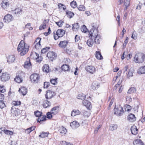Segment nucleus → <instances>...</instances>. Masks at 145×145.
<instances>
[{"instance_id":"4","label":"nucleus","mask_w":145,"mask_h":145,"mask_svg":"<svg viewBox=\"0 0 145 145\" xmlns=\"http://www.w3.org/2000/svg\"><path fill=\"white\" fill-rule=\"evenodd\" d=\"M30 78L31 82L33 83H37L39 82L40 77L39 74L35 73L32 74L30 76Z\"/></svg>"},{"instance_id":"53","label":"nucleus","mask_w":145,"mask_h":145,"mask_svg":"<svg viewBox=\"0 0 145 145\" xmlns=\"http://www.w3.org/2000/svg\"><path fill=\"white\" fill-rule=\"evenodd\" d=\"M132 109V107L129 105H125V110L126 111L129 112Z\"/></svg>"},{"instance_id":"36","label":"nucleus","mask_w":145,"mask_h":145,"mask_svg":"<svg viewBox=\"0 0 145 145\" xmlns=\"http://www.w3.org/2000/svg\"><path fill=\"white\" fill-rule=\"evenodd\" d=\"M61 68L62 70L64 71H68L70 69L69 66L66 64L63 65Z\"/></svg>"},{"instance_id":"14","label":"nucleus","mask_w":145,"mask_h":145,"mask_svg":"<svg viewBox=\"0 0 145 145\" xmlns=\"http://www.w3.org/2000/svg\"><path fill=\"white\" fill-rule=\"evenodd\" d=\"M7 61L9 64L13 62L15 59V56L13 55L8 56L7 57Z\"/></svg>"},{"instance_id":"27","label":"nucleus","mask_w":145,"mask_h":145,"mask_svg":"<svg viewBox=\"0 0 145 145\" xmlns=\"http://www.w3.org/2000/svg\"><path fill=\"white\" fill-rule=\"evenodd\" d=\"M51 105V103L47 100H45L43 104V107L45 108L49 107Z\"/></svg>"},{"instance_id":"64","label":"nucleus","mask_w":145,"mask_h":145,"mask_svg":"<svg viewBox=\"0 0 145 145\" xmlns=\"http://www.w3.org/2000/svg\"><path fill=\"white\" fill-rule=\"evenodd\" d=\"M51 33V31L50 30V28L49 27L48 29V32H45L44 33V35L46 36H48Z\"/></svg>"},{"instance_id":"23","label":"nucleus","mask_w":145,"mask_h":145,"mask_svg":"<svg viewBox=\"0 0 145 145\" xmlns=\"http://www.w3.org/2000/svg\"><path fill=\"white\" fill-rule=\"evenodd\" d=\"M80 112L78 110L74 109L72 111L71 116H74L80 114Z\"/></svg>"},{"instance_id":"34","label":"nucleus","mask_w":145,"mask_h":145,"mask_svg":"<svg viewBox=\"0 0 145 145\" xmlns=\"http://www.w3.org/2000/svg\"><path fill=\"white\" fill-rule=\"evenodd\" d=\"M35 128V126H32L29 128L26 129L25 130V132L27 134H29L31 132L34 130Z\"/></svg>"},{"instance_id":"26","label":"nucleus","mask_w":145,"mask_h":145,"mask_svg":"<svg viewBox=\"0 0 145 145\" xmlns=\"http://www.w3.org/2000/svg\"><path fill=\"white\" fill-rule=\"evenodd\" d=\"M33 54L35 55L36 56L35 57V59L36 60L37 62L39 63L42 60V58L41 56H39V54L36 52H35Z\"/></svg>"},{"instance_id":"22","label":"nucleus","mask_w":145,"mask_h":145,"mask_svg":"<svg viewBox=\"0 0 145 145\" xmlns=\"http://www.w3.org/2000/svg\"><path fill=\"white\" fill-rule=\"evenodd\" d=\"M131 130L132 134L135 135H136L138 132V129L135 126H132Z\"/></svg>"},{"instance_id":"12","label":"nucleus","mask_w":145,"mask_h":145,"mask_svg":"<svg viewBox=\"0 0 145 145\" xmlns=\"http://www.w3.org/2000/svg\"><path fill=\"white\" fill-rule=\"evenodd\" d=\"M13 20V16L10 14H7L4 17L3 21L4 22L8 23Z\"/></svg>"},{"instance_id":"54","label":"nucleus","mask_w":145,"mask_h":145,"mask_svg":"<svg viewBox=\"0 0 145 145\" xmlns=\"http://www.w3.org/2000/svg\"><path fill=\"white\" fill-rule=\"evenodd\" d=\"M78 9L80 11H84L85 10V7L83 5H81L79 6L78 7Z\"/></svg>"},{"instance_id":"58","label":"nucleus","mask_w":145,"mask_h":145,"mask_svg":"<svg viewBox=\"0 0 145 145\" xmlns=\"http://www.w3.org/2000/svg\"><path fill=\"white\" fill-rule=\"evenodd\" d=\"M34 44H35V48L37 49H39L40 48L41 46L40 43H34Z\"/></svg>"},{"instance_id":"39","label":"nucleus","mask_w":145,"mask_h":145,"mask_svg":"<svg viewBox=\"0 0 145 145\" xmlns=\"http://www.w3.org/2000/svg\"><path fill=\"white\" fill-rule=\"evenodd\" d=\"M66 13L67 16L70 18H72L74 15L73 13L69 10L67 11Z\"/></svg>"},{"instance_id":"60","label":"nucleus","mask_w":145,"mask_h":145,"mask_svg":"<svg viewBox=\"0 0 145 145\" xmlns=\"http://www.w3.org/2000/svg\"><path fill=\"white\" fill-rule=\"evenodd\" d=\"M56 23L59 27H61L62 26L63 24V22L61 20H60L59 22H56Z\"/></svg>"},{"instance_id":"25","label":"nucleus","mask_w":145,"mask_h":145,"mask_svg":"<svg viewBox=\"0 0 145 145\" xmlns=\"http://www.w3.org/2000/svg\"><path fill=\"white\" fill-rule=\"evenodd\" d=\"M95 43L94 41L92 39V38H91L88 39L87 42V45L89 47H91L94 43Z\"/></svg>"},{"instance_id":"49","label":"nucleus","mask_w":145,"mask_h":145,"mask_svg":"<svg viewBox=\"0 0 145 145\" xmlns=\"http://www.w3.org/2000/svg\"><path fill=\"white\" fill-rule=\"evenodd\" d=\"M12 103L14 106H18L21 105V102L20 101H13Z\"/></svg>"},{"instance_id":"47","label":"nucleus","mask_w":145,"mask_h":145,"mask_svg":"<svg viewBox=\"0 0 145 145\" xmlns=\"http://www.w3.org/2000/svg\"><path fill=\"white\" fill-rule=\"evenodd\" d=\"M79 25L78 23H75L72 25V29L74 30L77 29L79 28Z\"/></svg>"},{"instance_id":"59","label":"nucleus","mask_w":145,"mask_h":145,"mask_svg":"<svg viewBox=\"0 0 145 145\" xmlns=\"http://www.w3.org/2000/svg\"><path fill=\"white\" fill-rule=\"evenodd\" d=\"M5 106V104L4 103L3 101H0V108H2Z\"/></svg>"},{"instance_id":"13","label":"nucleus","mask_w":145,"mask_h":145,"mask_svg":"<svg viewBox=\"0 0 145 145\" xmlns=\"http://www.w3.org/2000/svg\"><path fill=\"white\" fill-rule=\"evenodd\" d=\"M84 105L88 109H90L92 107L91 103L88 100H84L82 101Z\"/></svg>"},{"instance_id":"41","label":"nucleus","mask_w":145,"mask_h":145,"mask_svg":"<svg viewBox=\"0 0 145 145\" xmlns=\"http://www.w3.org/2000/svg\"><path fill=\"white\" fill-rule=\"evenodd\" d=\"M136 89L135 87H131L128 90L127 93L131 94L136 92Z\"/></svg>"},{"instance_id":"40","label":"nucleus","mask_w":145,"mask_h":145,"mask_svg":"<svg viewBox=\"0 0 145 145\" xmlns=\"http://www.w3.org/2000/svg\"><path fill=\"white\" fill-rule=\"evenodd\" d=\"M48 135V133L43 132L40 133V135H39V136L40 137L44 138L47 137Z\"/></svg>"},{"instance_id":"63","label":"nucleus","mask_w":145,"mask_h":145,"mask_svg":"<svg viewBox=\"0 0 145 145\" xmlns=\"http://www.w3.org/2000/svg\"><path fill=\"white\" fill-rule=\"evenodd\" d=\"M133 73L132 70H131V69H130L129 71L127 74V76L129 77H131L133 76Z\"/></svg>"},{"instance_id":"46","label":"nucleus","mask_w":145,"mask_h":145,"mask_svg":"<svg viewBox=\"0 0 145 145\" xmlns=\"http://www.w3.org/2000/svg\"><path fill=\"white\" fill-rule=\"evenodd\" d=\"M5 134L8 135H12L13 134V132L11 131L6 130L4 133Z\"/></svg>"},{"instance_id":"38","label":"nucleus","mask_w":145,"mask_h":145,"mask_svg":"<svg viewBox=\"0 0 145 145\" xmlns=\"http://www.w3.org/2000/svg\"><path fill=\"white\" fill-rule=\"evenodd\" d=\"M77 99H81L83 101L86 98V95L84 94H80L77 96Z\"/></svg>"},{"instance_id":"50","label":"nucleus","mask_w":145,"mask_h":145,"mask_svg":"<svg viewBox=\"0 0 145 145\" xmlns=\"http://www.w3.org/2000/svg\"><path fill=\"white\" fill-rule=\"evenodd\" d=\"M132 99L131 97L129 96H127L126 97V101L127 103H129L131 102Z\"/></svg>"},{"instance_id":"17","label":"nucleus","mask_w":145,"mask_h":145,"mask_svg":"<svg viewBox=\"0 0 145 145\" xmlns=\"http://www.w3.org/2000/svg\"><path fill=\"white\" fill-rule=\"evenodd\" d=\"M127 119L129 121L133 122L136 120V118L134 114H130L127 117Z\"/></svg>"},{"instance_id":"55","label":"nucleus","mask_w":145,"mask_h":145,"mask_svg":"<svg viewBox=\"0 0 145 145\" xmlns=\"http://www.w3.org/2000/svg\"><path fill=\"white\" fill-rule=\"evenodd\" d=\"M6 91V89L3 86L0 85V92L4 93Z\"/></svg>"},{"instance_id":"45","label":"nucleus","mask_w":145,"mask_h":145,"mask_svg":"<svg viewBox=\"0 0 145 145\" xmlns=\"http://www.w3.org/2000/svg\"><path fill=\"white\" fill-rule=\"evenodd\" d=\"M124 5L126 7L125 10L127 8V7H128L130 5V1L129 0H124Z\"/></svg>"},{"instance_id":"35","label":"nucleus","mask_w":145,"mask_h":145,"mask_svg":"<svg viewBox=\"0 0 145 145\" xmlns=\"http://www.w3.org/2000/svg\"><path fill=\"white\" fill-rule=\"evenodd\" d=\"M49 67L48 65L45 64L42 67L43 71L46 73H48L49 71Z\"/></svg>"},{"instance_id":"48","label":"nucleus","mask_w":145,"mask_h":145,"mask_svg":"<svg viewBox=\"0 0 145 145\" xmlns=\"http://www.w3.org/2000/svg\"><path fill=\"white\" fill-rule=\"evenodd\" d=\"M50 48L49 47H46L45 48H43L41 50V53L44 54L47 52L48 50H49Z\"/></svg>"},{"instance_id":"33","label":"nucleus","mask_w":145,"mask_h":145,"mask_svg":"<svg viewBox=\"0 0 145 145\" xmlns=\"http://www.w3.org/2000/svg\"><path fill=\"white\" fill-rule=\"evenodd\" d=\"M134 145H143L142 141L140 139H137L133 141Z\"/></svg>"},{"instance_id":"11","label":"nucleus","mask_w":145,"mask_h":145,"mask_svg":"<svg viewBox=\"0 0 145 145\" xmlns=\"http://www.w3.org/2000/svg\"><path fill=\"white\" fill-rule=\"evenodd\" d=\"M10 3L8 1L3 0L1 3V6L3 9H7L9 7Z\"/></svg>"},{"instance_id":"44","label":"nucleus","mask_w":145,"mask_h":145,"mask_svg":"<svg viewBox=\"0 0 145 145\" xmlns=\"http://www.w3.org/2000/svg\"><path fill=\"white\" fill-rule=\"evenodd\" d=\"M128 39H129L128 37H126V39L125 40L124 43H123V47L122 48L123 49H124L125 48L126 46V45L128 42Z\"/></svg>"},{"instance_id":"57","label":"nucleus","mask_w":145,"mask_h":145,"mask_svg":"<svg viewBox=\"0 0 145 145\" xmlns=\"http://www.w3.org/2000/svg\"><path fill=\"white\" fill-rule=\"evenodd\" d=\"M52 114L50 112H48L47 113V118L48 119H51L52 117Z\"/></svg>"},{"instance_id":"7","label":"nucleus","mask_w":145,"mask_h":145,"mask_svg":"<svg viewBox=\"0 0 145 145\" xmlns=\"http://www.w3.org/2000/svg\"><path fill=\"white\" fill-rule=\"evenodd\" d=\"M10 75L6 72L3 73L1 76H0L1 80L4 82L10 79Z\"/></svg>"},{"instance_id":"30","label":"nucleus","mask_w":145,"mask_h":145,"mask_svg":"<svg viewBox=\"0 0 145 145\" xmlns=\"http://www.w3.org/2000/svg\"><path fill=\"white\" fill-rule=\"evenodd\" d=\"M14 80L17 82L20 83L22 82V79L20 75H17L14 79Z\"/></svg>"},{"instance_id":"20","label":"nucleus","mask_w":145,"mask_h":145,"mask_svg":"<svg viewBox=\"0 0 145 145\" xmlns=\"http://www.w3.org/2000/svg\"><path fill=\"white\" fill-rule=\"evenodd\" d=\"M100 86V84L97 82H93L91 85L92 89L95 90L98 89Z\"/></svg>"},{"instance_id":"51","label":"nucleus","mask_w":145,"mask_h":145,"mask_svg":"<svg viewBox=\"0 0 145 145\" xmlns=\"http://www.w3.org/2000/svg\"><path fill=\"white\" fill-rule=\"evenodd\" d=\"M22 11V10L20 8H17L14 10V12L15 14H20Z\"/></svg>"},{"instance_id":"52","label":"nucleus","mask_w":145,"mask_h":145,"mask_svg":"<svg viewBox=\"0 0 145 145\" xmlns=\"http://www.w3.org/2000/svg\"><path fill=\"white\" fill-rule=\"evenodd\" d=\"M70 5L71 7L73 8L76 7L77 6L76 2L74 1L71 2Z\"/></svg>"},{"instance_id":"21","label":"nucleus","mask_w":145,"mask_h":145,"mask_svg":"<svg viewBox=\"0 0 145 145\" xmlns=\"http://www.w3.org/2000/svg\"><path fill=\"white\" fill-rule=\"evenodd\" d=\"M48 22V20H44L43 23L41 24L39 27V29L40 30H42L44 29L46 27V24Z\"/></svg>"},{"instance_id":"19","label":"nucleus","mask_w":145,"mask_h":145,"mask_svg":"<svg viewBox=\"0 0 145 145\" xmlns=\"http://www.w3.org/2000/svg\"><path fill=\"white\" fill-rule=\"evenodd\" d=\"M59 107L57 106L52 108L50 112L54 115H56L58 112Z\"/></svg>"},{"instance_id":"31","label":"nucleus","mask_w":145,"mask_h":145,"mask_svg":"<svg viewBox=\"0 0 145 145\" xmlns=\"http://www.w3.org/2000/svg\"><path fill=\"white\" fill-rule=\"evenodd\" d=\"M95 56L98 59L101 60L103 58L101 53L99 51H96V52Z\"/></svg>"},{"instance_id":"42","label":"nucleus","mask_w":145,"mask_h":145,"mask_svg":"<svg viewBox=\"0 0 145 145\" xmlns=\"http://www.w3.org/2000/svg\"><path fill=\"white\" fill-rule=\"evenodd\" d=\"M117 128V125L116 124H112L110 126L109 129L110 130L113 131L116 129Z\"/></svg>"},{"instance_id":"56","label":"nucleus","mask_w":145,"mask_h":145,"mask_svg":"<svg viewBox=\"0 0 145 145\" xmlns=\"http://www.w3.org/2000/svg\"><path fill=\"white\" fill-rule=\"evenodd\" d=\"M57 78L55 79H52L50 80V82L52 84L56 85L57 83Z\"/></svg>"},{"instance_id":"43","label":"nucleus","mask_w":145,"mask_h":145,"mask_svg":"<svg viewBox=\"0 0 145 145\" xmlns=\"http://www.w3.org/2000/svg\"><path fill=\"white\" fill-rule=\"evenodd\" d=\"M42 112L39 111H36L34 112V114L36 117H39L42 116Z\"/></svg>"},{"instance_id":"6","label":"nucleus","mask_w":145,"mask_h":145,"mask_svg":"<svg viewBox=\"0 0 145 145\" xmlns=\"http://www.w3.org/2000/svg\"><path fill=\"white\" fill-rule=\"evenodd\" d=\"M90 36L93 39L95 37L98 35V31L97 29L93 25L92 26V28L89 33Z\"/></svg>"},{"instance_id":"61","label":"nucleus","mask_w":145,"mask_h":145,"mask_svg":"<svg viewBox=\"0 0 145 145\" xmlns=\"http://www.w3.org/2000/svg\"><path fill=\"white\" fill-rule=\"evenodd\" d=\"M50 85V83L48 82H45L44 83V87L45 88H48Z\"/></svg>"},{"instance_id":"16","label":"nucleus","mask_w":145,"mask_h":145,"mask_svg":"<svg viewBox=\"0 0 145 145\" xmlns=\"http://www.w3.org/2000/svg\"><path fill=\"white\" fill-rule=\"evenodd\" d=\"M27 91V89L24 87H22L19 89L20 93L23 95H25L26 94Z\"/></svg>"},{"instance_id":"62","label":"nucleus","mask_w":145,"mask_h":145,"mask_svg":"<svg viewBox=\"0 0 145 145\" xmlns=\"http://www.w3.org/2000/svg\"><path fill=\"white\" fill-rule=\"evenodd\" d=\"M81 30L84 33H86L87 32V29L86 28V26L84 25L83 27H82Z\"/></svg>"},{"instance_id":"2","label":"nucleus","mask_w":145,"mask_h":145,"mask_svg":"<svg viewBox=\"0 0 145 145\" xmlns=\"http://www.w3.org/2000/svg\"><path fill=\"white\" fill-rule=\"evenodd\" d=\"M145 55L143 53L136 54L134 57V61L136 63H141L144 61Z\"/></svg>"},{"instance_id":"15","label":"nucleus","mask_w":145,"mask_h":145,"mask_svg":"<svg viewBox=\"0 0 145 145\" xmlns=\"http://www.w3.org/2000/svg\"><path fill=\"white\" fill-rule=\"evenodd\" d=\"M68 43L67 40L61 41L58 44L59 46L62 48H64L67 46Z\"/></svg>"},{"instance_id":"1","label":"nucleus","mask_w":145,"mask_h":145,"mask_svg":"<svg viewBox=\"0 0 145 145\" xmlns=\"http://www.w3.org/2000/svg\"><path fill=\"white\" fill-rule=\"evenodd\" d=\"M29 48V46L23 40H22L20 42L18 47V51L21 52L20 54L23 56L26 54L28 52Z\"/></svg>"},{"instance_id":"3","label":"nucleus","mask_w":145,"mask_h":145,"mask_svg":"<svg viewBox=\"0 0 145 145\" xmlns=\"http://www.w3.org/2000/svg\"><path fill=\"white\" fill-rule=\"evenodd\" d=\"M114 114L118 116L122 115L124 112L122 107L120 105L116 106L114 109Z\"/></svg>"},{"instance_id":"10","label":"nucleus","mask_w":145,"mask_h":145,"mask_svg":"<svg viewBox=\"0 0 145 145\" xmlns=\"http://www.w3.org/2000/svg\"><path fill=\"white\" fill-rule=\"evenodd\" d=\"M47 57L52 61L56 59L57 56L56 53L53 52H49L47 54Z\"/></svg>"},{"instance_id":"32","label":"nucleus","mask_w":145,"mask_h":145,"mask_svg":"<svg viewBox=\"0 0 145 145\" xmlns=\"http://www.w3.org/2000/svg\"><path fill=\"white\" fill-rule=\"evenodd\" d=\"M94 39V42L97 44H99L101 40V37L99 35L95 37Z\"/></svg>"},{"instance_id":"18","label":"nucleus","mask_w":145,"mask_h":145,"mask_svg":"<svg viewBox=\"0 0 145 145\" xmlns=\"http://www.w3.org/2000/svg\"><path fill=\"white\" fill-rule=\"evenodd\" d=\"M80 126L79 123L77 121H75L70 123V126L73 129H75L78 127Z\"/></svg>"},{"instance_id":"8","label":"nucleus","mask_w":145,"mask_h":145,"mask_svg":"<svg viewBox=\"0 0 145 145\" xmlns=\"http://www.w3.org/2000/svg\"><path fill=\"white\" fill-rule=\"evenodd\" d=\"M56 95V93L52 91L49 90L46 91L45 95V98L46 99H50Z\"/></svg>"},{"instance_id":"9","label":"nucleus","mask_w":145,"mask_h":145,"mask_svg":"<svg viewBox=\"0 0 145 145\" xmlns=\"http://www.w3.org/2000/svg\"><path fill=\"white\" fill-rule=\"evenodd\" d=\"M85 69L91 74H93L96 71L95 68L92 65L87 66L85 68Z\"/></svg>"},{"instance_id":"24","label":"nucleus","mask_w":145,"mask_h":145,"mask_svg":"<svg viewBox=\"0 0 145 145\" xmlns=\"http://www.w3.org/2000/svg\"><path fill=\"white\" fill-rule=\"evenodd\" d=\"M46 116L42 115L39 118L37 119V122L42 123L43 121H45L46 120Z\"/></svg>"},{"instance_id":"37","label":"nucleus","mask_w":145,"mask_h":145,"mask_svg":"<svg viewBox=\"0 0 145 145\" xmlns=\"http://www.w3.org/2000/svg\"><path fill=\"white\" fill-rule=\"evenodd\" d=\"M28 61H27L25 62L24 65V67L26 69L29 68L31 66V63L29 59L28 60Z\"/></svg>"},{"instance_id":"29","label":"nucleus","mask_w":145,"mask_h":145,"mask_svg":"<svg viewBox=\"0 0 145 145\" xmlns=\"http://www.w3.org/2000/svg\"><path fill=\"white\" fill-rule=\"evenodd\" d=\"M138 73L140 74L145 73V66L141 67L138 70Z\"/></svg>"},{"instance_id":"5","label":"nucleus","mask_w":145,"mask_h":145,"mask_svg":"<svg viewBox=\"0 0 145 145\" xmlns=\"http://www.w3.org/2000/svg\"><path fill=\"white\" fill-rule=\"evenodd\" d=\"M65 31L64 30L58 29L56 32V35H54V38L56 40L59 37H62L65 34Z\"/></svg>"},{"instance_id":"28","label":"nucleus","mask_w":145,"mask_h":145,"mask_svg":"<svg viewBox=\"0 0 145 145\" xmlns=\"http://www.w3.org/2000/svg\"><path fill=\"white\" fill-rule=\"evenodd\" d=\"M59 131L62 135L65 134L67 132L66 129L63 127L60 128Z\"/></svg>"}]
</instances>
